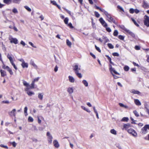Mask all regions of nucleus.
I'll use <instances>...</instances> for the list:
<instances>
[{
  "mask_svg": "<svg viewBox=\"0 0 149 149\" xmlns=\"http://www.w3.org/2000/svg\"><path fill=\"white\" fill-rule=\"evenodd\" d=\"M144 24L147 26H149V17L147 15H145L144 17Z\"/></svg>",
  "mask_w": 149,
  "mask_h": 149,
  "instance_id": "1",
  "label": "nucleus"
},
{
  "mask_svg": "<svg viewBox=\"0 0 149 149\" xmlns=\"http://www.w3.org/2000/svg\"><path fill=\"white\" fill-rule=\"evenodd\" d=\"M47 141L49 143L51 144L52 142L53 137L49 132L47 133Z\"/></svg>",
  "mask_w": 149,
  "mask_h": 149,
  "instance_id": "2",
  "label": "nucleus"
},
{
  "mask_svg": "<svg viewBox=\"0 0 149 149\" xmlns=\"http://www.w3.org/2000/svg\"><path fill=\"white\" fill-rule=\"evenodd\" d=\"M128 132L130 134L132 135L133 136H136L137 134L136 132L133 129L130 128L127 130Z\"/></svg>",
  "mask_w": 149,
  "mask_h": 149,
  "instance_id": "3",
  "label": "nucleus"
},
{
  "mask_svg": "<svg viewBox=\"0 0 149 149\" xmlns=\"http://www.w3.org/2000/svg\"><path fill=\"white\" fill-rule=\"evenodd\" d=\"M99 20L102 25L104 27H106L107 26V24L105 22L104 20L102 17L100 18Z\"/></svg>",
  "mask_w": 149,
  "mask_h": 149,
  "instance_id": "4",
  "label": "nucleus"
},
{
  "mask_svg": "<svg viewBox=\"0 0 149 149\" xmlns=\"http://www.w3.org/2000/svg\"><path fill=\"white\" fill-rule=\"evenodd\" d=\"M3 68L8 71L10 74H13V72L11 69L8 66H5V65H3Z\"/></svg>",
  "mask_w": 149,
  "mask_h": 149,
  "instance_id": "5",
  "label": "nucleus"
},
{
  "mask_svg": "<svg viewBox=\"0 0 149 149\" xmlns=\"http://www.w3.org/2000/svg\"><path fill=\"white\" fill-rule=\"evenodd\" d=\"M147 128L146 125L144 127L141 129V133L143 134H145L147 133Z\"/></svg>",
  "mask_w": 149,
  "mask_h": 149,
  "instance_id": "6",
  "label": "nucleus"
},
{
  "mask_svg": "<svg viewBox=\"0 0 149 149\" xmlns=\"http://www.w3.org/2000/svg\"><path fill=\"white\" fill-rule=\"evenodd\" d=\"M110 70L111 73L112 74H113V72L116 74H118L117 72L113 68H112L111 65H110ZM118 74H119L118 73Z\"/></svg>",
  "mask_w": 149,
  "mask_h": 149,
  "instance_id": "7",
  "label": "nucleus"
},
{
  "mask_svg": "<svg viewBox=\"0 0 149 149\" xmlns=\"http://www.w3.org/2000/svg\"><path fill=\"white\" fill-rule=\"evenodd\" d=\"M10 42L11 43H13L15 44H16L18 43V40L16 38H12L10 39Z\"/></svg>",
  "mask_w": 149,
  "mask_h": 149,
  "instance_id": "8",
  "label": "nucleus"
},
{
  "mask_svg": "<svg viewBox=\"0 0 149 149\" xmlns=\"http://www.w3.org/2000/svg\"><path fill=\"white\" fill-rule=\"evenodd\" d=\"M53 144L54 146L56 148H58L59 146V144L58 141L56 140H54L53 141Z\"/></svg>",
  "mask_w": 149,
  "mask_h": 149,
  "instance_id": "9",
  "label": "nucleus"
},
{
  "mask_svg": "<svg viewBox=\"0 0 149 149\" xmlns=\"http://www.w3.org/2000/svg\"><path fill=\"white\" fill-rule=\"evenodd\" d=\"M128 34L130 35L133 37H134L135 36V34L130 30L127 29L125 31Z\"/></svg>",
  "mask_w": 149,
  "mask_h": 149,
  "instance_id": "10",
  "label": "nucleus"
},
{
  "mask_svg": "<svg viewBox=\"0 0 149 149\" xmlns=\"http://www.w3.org/2000/svg\"><path fill=\"white\" fill-rule=\"evenodd\" d=\"M95 8L97 9H99V10L101 12H102L104 13L105 15L106 13H107V12L104 9H102L101 8L95 5Z\"/></svg>",
  "mask_w": 149,
  "mask_h": 149,
  "instance_id": "11",
  "label": "nucleus"
},
{
  "mask_svg": "<svg viewBox=\"0 0 149 149\" xmlns=\"http://www.w3.org/2000/svg\"><path fill=\"white\" fill-rule=\"evenodd\" d=\"M78 69V66L77 65H76L74 66L73 69L75 71L76 74H81V73L77 72V70Z\"/></svg>",
  "mask_w": 149,
  "mask_h": 149,
  "instance_id": "12",
  "label": "nucleus"
},
{
  "mask_svg": "<svg viewBox=\"0 0 149 149\" xmlns=\"http://www.w3.org/2000/svg\"><path fill=\"white\" fill-rule=\"evenodd\" d=\"M15 111L16 109H13L11 111L9 112V114L11 116H15Z\"/></svg>",
  "mask_w": 149,
  "mask_h": 149,
  "instance_id": "13",
  "label": "nucleus"
},
{
  "mask_svg": "<svg viewBox=\"0 0 149 149\" xmlns=\"http://www.w3.org/2000/svg\"><path fill=\"white\" fill-rule=\"evenodd\" d=\"M134 102L136 105L137 106H140L141 105V103L140 102L138 99H134Z\"/></svg>",
  "mask_w": 149,
  "mask_h": 149,
  "instance_id": "14",
  "label": "nucleus"
},
{
  "mask_svg": "<svg viewBox=\"0 0 149 149\" xmlns=\"http://www.w3.org/2000/svg\"><path fill=\"white\" fill-rule=\"evenodd\" d=\"M21 65L23 68H27L28 66V64L25 62L23 63H22Z\"/></svg>",
  "mask_w": 149,
  "mask_h": 149,
  "instance_id": "15",
  "label": "nucleus"
},
{
  "mask_svg": "<svg viewBox=\"0 0 149 149\" xmlns=\"http://www.w3.org/2000/svg\"><path fill=\"white\" fill-rule=\"evenodd\" d=\"M43 93H38V97L40 100H42L43 99Z\"/></svg>",
  "mask_w": 149,
  "mask_h": 149,
  "instance_id": "16",
  "label": "nucleus"
},
{
  "mask_svg": "<svg viewBox=\"0 0 149 149\" xmlns=\"http://www.w3.org/2000/svg\"><path fill=\"white\" fill-rule=\"evenodd\" d=\"M132 93L134 94H137L138 95H139L140 94V92L137 90H136L134 89H132V92H131Z\"/></svg>",
  "mask_w": 149,
  "mask_h": 149,
  "instance_id": "17",
  "label": "nucleus"
},
{
  "mask_svg": "<svg viewBox=\"0 0 149 149\" xmlns=\"http://www.w3.org/2000/svg\"><path fill=\"white\" fill-rule=\"evenodd\" d=\"M67 91L69 94H72L73 92V89L72 87H69L67 89Z\"/></svg>",
  "mask_w": 149,
  "mask_h": 149,
  "instance_id": "18",
  "label": "nucleus"
},
{
  "mask_svg": "<svg viewBox=\"0 0 149 149\" xmlns=\"http://www.w3.org/2000/svg\"><path fill=\"white\" fill-rule=\"evenodd\" d=\"M143 7L145 8H148L149 7V5L148 3L146 2L143 1Z\"/></svg>",
  "mask_w": 149,
  "mask_h": 149,
  "instance_id": "19",
  "label": "nucleus"
},
{
  "mask_svg": "<svg viewBox=\"0 0 149 149\" xmlns=\"http://www.w3.org/2000/svg\"><path fill=\"white\" fill-rule=\"evenodd\" d=\"M130 127V125L129 123L124 124L123 125V127L126 130H128V129Z\"/></svg>",
  "mask_w": 149,
  "mask_h": 149,
  "instance_id": "20",
  "label": "nucleus"
},
{
  "mask_svg": "<svg viewBox=\"0 0 149 149\" xmlns=\"http://www.w3.org/2000/svg\"><path fill=\"white\" fill-rule=\"evenodd\" d=\"M70 81L72 83H74V78L72 76H69L68 77Z\"/></svg>",
  "mask_w": 149,
  "mask_h": 149,
  "instance_id": "21",
  "label": "nucleus"
},
{
  "mask_svg": "<svg viewBox=\"0 0 149 149\" xmlns=\"http://www.w3.org/2000/svg\"><path fill=\"white\" fill-rule=\"evenodd\" d=\"M12 2V0H3L4 3L7 4H11Z\"/></svg>",
  "mask_w": 149,
  "mask_h": 149,
  "instance_id": "22",
  "label": "nucleus"
},
{
  "mask_svg": "<svg viewBox=\"0 0 149 149\" xmlns=\"http://www.w3.org/2000/svg\"><path fill=\"white\" fill-rule=\"evenodd\" d=\"M35 82L34 81H32L31 85H29V87L31 89L34 88H36V87H35Z\"/></svg>",
  "mask_w": 149,
  "mask_h": 149,
  "instance_id": "23",
  "label": "nucleus"
},
{
  "mask_svg": "<svg viewBox=\"0 0 149 149\" xmlns=\"http://www.w3.org/2000/svg\"><path fill=\"white\" fill-rule=\"evenodd\" d=\"M131 19L134 23V24L137 26L139 27V26L136 22V21L133 18H131Z\"/></svg>",
  "mask_w": 149,
  "mask_h": 149,
  "instance_id": "24",
  "label": "nucleus"
},
{
  "mask_svg": "<svg viewBox=\"0 0 149 149\" xmlns=\"http://www.w3.org/2000/svg\"><path fill=\"white\" fill-rule=\"evenodd\" d=\"M30 64L31 65H32L35 68H37V66L34 63L33 61H30Z\"/></svg>",
  "mask_w": 149,
  "mask_h": 149,
  "instance_id": "25",
  "label": "nucleus"
},
{
  "mask_svg": "<svg viewBox=\"0 0 149 149\" xmlns=\"http://www.w3.org/2000/svg\"><path fill=\"white\" fill-rule=\"evenodd\" d=\"M119 26L120 28L122 29H123V30H124L125 31H126V30L127 29L123 25H119Z\"/></svg>",
  "mask_w": 149,
  "mask_h": 149,
  "instance_id": "26",
  "label": "nucleus"
},
{
  "mask_svg": "<svg viewBox=\"0 0 149 149\" xmlns=\"http://www.w3.org/2000/svg\"><path fill=\"white\" fill-rule=\"evenodd\" d=\"M82 109L86 111L88 113H90L91 111L88 109L86 108V107H85L84 106H81V107Z\"/></svg>",
  "mask_w": 149,
  "mask_h": 149,
  "instance_id": "27",
  "label": "nucleus"
},
{
  "mask_svg": "<svg viewBox=\"0 0 149 149\" xmlns=\"http://www.w3.org/2000/svg\"><path fill=\"white\" fill-rule=\"evenodd\" d=\"M66 43L67 45L69 47H70L71 46L72 43L70 41H69V40L67 39L66 40Z\"/></svg>",
  "mask_w": 149,
  "mask_h": 149,
  "instance_id": "28",
  "label": "nucleus"
},
{
  "mask_svg": "<svg viewBox=\"0 0 149 149\" xmlns=\"http://www.w3.org/2000/svg\"><path fill=\"white\" fill-rule=\"evenodd\" d=\"M82 83L84 84V85L86 87L88 86V83L87 82L86 80H83L82 81Z\"/></svg>",
  "mask_w": 149,
  "mask_h": 149,
  "instance_id": "29",
  "label": "nucleus"
},
{
  "mask_svg": "<svg viewBox=\"0 0 149 149\" xmlns=\"http://www.w3.org/2000/svg\"><path fill=\"white\" fill-rule=\"evenodd\" d=\"M110 132L111 133L114 135H116L117 134L116 131L114 129L111 130H110Z\"/></svg>",
  "mask_w": 149,
  "mask_h": 149,
  "instance_id": "30",
  "label": "nucleus"
},
{
  "mask_svg": "<svg viewBox=\"0 0 149 149\" xmlns=\"http://www.w3.org/2000/svg\"><path fill=\"white\" fill-rule=\"evenodd\" d=\"M129 69V67L127 65H125L124 67V69L125 71H128Z\"/></svg>",
  "mask_w": 149,
  "mask_h": 149,
  "instance_id": "31",
  "label": "nucleus"
},
{
  "mask_svg": "<svg viewBox=\"0 0 149 149\" xmlns=\"http://www.w3.org/2000/svg\"><path fill=\"white\" fill-rule=\"evenodd\" d=\"M128 120H129V118H128L124 117L122 119L121 121H122L127 122Z\"/></svg>",
  "mask_w": 149,
  "mask_h": 149,
  "instance_id": "32",
  "label": "nucleus"
},
{
  "mask_svg": "<svg viewBox=\"0 0 149 149\" xmlns=\"http://www.w3.org/2000/svg\"><path fill=\"white\" fill-rule=\"evenodd\" d=\"M65 10L70 16H72L73 15V13H71L70 11L65 8Z\"/></svg>",
  "mask_w": 149,
  "mask_h": 149,
  "instance_id": "33",
  "label": "nucleus"
},
{
  "mask_svg": "<svg viewBox=\"0 0 149 149\" xmlns=\"http://www.w3.org/2000/svg\"><path fill=\"white\" fill-rule=\"evenodd\" d=\"M107 45L110 49H112L114 48L113 46L111 43H108Z\"/></svg>",
  "mask_w": 149,
  "mask_h": 149,
  "instance_id": "34",
  "label": "nucleus"
},
{
  "mask_svg": "<svg viewBox=\"0 0 149 149\" xmlns=\"http://www.w3.org/2000/svg\"><path fill=\"white\" fill-rule=\"evenodd\" d=\"M22 0H13V3L19 4Z\"/></svg>",
  "mask_w": 149,
  "mask_h": 149,
  "instance_id": "35",
  "label": "nucleus"
},
{
  "mask_svg": "<svg viewBox=\"0 0 149 149\" xmlns=\"http://www.w3.org/2000/svg\"><path fill=\"white\" fill-rule=\"evenodd\" d=\"M117 7L118 9L120 10V11H121L123 12H124V10L120 6L118 5L117 6Z\"/></svg>",
  "mask_w": 149,
  "mask_h": 149,
  "instance_id": "36",
  "label": "nucleus"
},
{
  "mask_svg": "<svg viewBox=\"0 0 149 149\" xmlns=\"http://www.w3.org/2000/svg\"><path fill=\"white\" fill-rule=\"evenodd\" d=\"M118 33L117 30H115L113 33V35L114 36H118Z\"/></svg>",
  "mask_w": 149,
  "mask_h": 149,
  "instance_id": "37",
  "label": "nucleus"
},
{
  "mask_svg": "<svg viewBox=\"0 0 149 149\" xmlns=\"http://www.w3.org/2000/svg\"><path fill=\"white\" fill-rule=\"evenodd\" d=\"M23 84L26 87H29V85L26 81H23Z\"/></svg>",
  "mask_w": 149,
  "mask_h": 149,
  "instance_id": "38",
  "label": "nucleus"
},
{
  "mask_svg": "<svg viewBox=\"0 0 149 149\" xmlns=\"http://www.w3.org/2000/svg\"><path fill=\"white\" fill-rule=\"evenodd\" d=\"M27 93L29 96H31L32 95H34V93L33 92L31 91L27 92Z\"/></svg>",
  "mask_w": 149,
  "mask_h": 149,
  "instance_id": "39",
  "label": "nucleus"
},
{
  "mask_svg": "<svg viewBox=\"0 0 149 149\" xmlns=\"http://www.w3.org/2000/svg\"><path fill=\"white\" fill-rule=\"evenodd\" d=\"M68 17H66L65 18V19H64V22L65 24H68Z\"/></svg>",
  "mask_w": 149,
  "mask_h": 149,
  "instance_id": "40",
  "label": "nucleus"
},
{
  "mask_svg": "<svg viewBox=\"0 0 149 149\" xmlns=\"http://www.w3.org/2000/svg\"><path fill=\"white\" fill-rule=\"evenodd\" d=\"M24 8L29 12H31V9L28 6H25Z\"/></svg>",
  "mask_w": 149,
  "mask_h": 149,
  "instance_id": "41",
  "label": "nucleus"
},
{
  "mask_svg": "<svg viewBox=\"0 0 149 149\" xmlns=\"http://www.w3.org/2000/svg\"><path fill=\"white\" fill-rule=\"evenodd\" d=\"M13 29L15 31H17L18 30L17 29V28L15 26V24L13 22Z\"/></svg>",
  "mask_w": 149,
  "mask_h": 149,
  "instance_id": "42",
  "label": "nucleus"
},
{
  "mask_svg": "<svg viewBox=\"0 0 149 149\" xmlns=\"http://www.w3.org/2000/svg\"><path fill=\"white\" fill-rule=\"evenodd\" d=\"M106 13L105 14V15L107 17V19H109L111 17V15L108 13L107 12V13Z\"/></svg>",
  "mask_w": 149,
  "mask_h": 149,
  "instance_id": "43",
  "label": "nucleus"
},
{
  "mask_svg": "<svg viewBox=\"0 0 149 149\" xmlns=\"http://www.w3.org/2000/svg\"><path fill=\"white\" fill-rule=\"evenodd\" d=\"M11 54H8L7 55V58L9 60H11L13 58L11 56Z\"/></svg>",
  "mask_w": 149,
  "mask_h": 149,
  "instance_id": "44",
  "label": "nucleus"
},
{
  "mask_svg": "<svg viewBox=\"0 0 149 149\" xmlns=\"http://www.w3.org/2000/svg\"><path fill=\"white\" fill-rule=\"evenodd\" d=\"M129 12L130 13L133 14L134 12V9L133 8H131L129 10Z\"/></svg>",
  "mask_w": 149,
  "mask_h": 149,
  "instance_id": "45",
  "label": "nucleus"
},
{
  "mask_svg": "<svg viewBox=\"0 0 149 149\" xmlns=\"http://www.w3.org/2000/svg\"><path fill=\"white\" fill-rule=\"evenodd\" d=\"M94 13L95 15L98 18L99 17L100 15L97 12L95 11Z\"/></svg>",
  "mask_w": 149,
  "mask_h": 149,
  "instance_id": "46",
  "label": "nucleus"
},
{
  "mask_svg": "<svg viewBox=\"0 0 149 149\" xmlns=\"http://www.w3.org/2000/svg\"><path fill=\"white\" fill-rule=\"evenodd\" d=\"M12 11L14 13H17L18 12L17 9L15 8L13 9Z\"/></svg>",
  "mask_w": 149,
  "mask_h": 149,
  "instance_id": "47",
  "label": "nucleus"
},
{
  "mask_svg": "<svg viewBox=\"0 0 149 149\" xmlns=\"http://www.w3.org/2000/svg\"><path fill=\"white\" fill-rule=\"evenodd\" d=\"M118 38L119 39H120L122 40H123L124 38V37L123 36L121 35H119L118 36Z\"/></svg>",
  "mask_w": 149,
  "mask_h": 149,
  "instance_id": "48",
  "label": "nucleus"
},
{
  "mask_svg": "<svg viewBox=\"0 0 149 149\" xmlns=\"http://www.w3.org/2000/svg\"><path fill=\"white\" fill-rule=\"evenodd\" d=\"M133 113L136 117H139V114L136 110L134 111H133Z\"/></svg>",
  "mask_w": 149,
  "mask_h": 149,
  "instance_id": "49",
  "label": "nucleus"
},
{
  "mask_svg": "<svg viewBox=\"0 0 149 149\" xmlns=\"http://www.w3.org/2000/svg\"><path fill=\"white\" fill-rule=\"evenodd\" d=\"M112 55L114 56H119V54L117 52H114L112 53Z\"/></svg>",
  "mask_w": 149,
  "mask_h": 149,
  "instance_id": "50",
  "label": "nucleus"
},
{
  "mask_svg": "<svg viewBox=\"0 0 149 149\" xmlns=\"http://www.w3.org/2000/svg\"><path fill=\"white\" fill-rule=\"evenodd\" d=\"M28 120L29 122H32L33 120V119L32 117L29 116L28 118Z\"/></svg>",
  "mask_w": 149,
  "mask_h": 149,
  "instance_id": "51",
  "label": "nucleus"
},
{
  "mask_svg": "<svg viewBox=\"0 0 149 149\" xmlns=\"http://www.w3.org/2000/svg\"><path fill=\"white\" fill-rule=\"evenodd\" d=\"M29 43L31 45V46L33 47L34 48H36L37 47L36 46H35L31 42H29Z\"/></svg>",
  "mask_w": 149,
  "mask_h": 149,
  "instance_id": "52",
  "label": "nucleus"
},
{
  "mask_svg": "<svg viewBox=\"0 0 149 149\" xmlns=\"http://www.w3.org/2000/svg\"><path fill=\"white\" fill-rule=\"evenodd\" d=\"M51 3L54 6H56V5H57V4L56 3V2L55 1H51Z\"/></svg>",
  "mask_w": 149,
  "mask_h": 149,
  "instance_id": "53",
  "label": "nucleus"
},
{
  "mask_svg": "<svg viewBox=\"0 0 149 149\" xmlns=\"http://www.w3.org/2000/svg\"><path fill=\"white\" fill-rule=\"evenodd\" d=\"M106 29V31L109 32H111V29L109 27H105Z\"/></svg>",
  "mask_w": 149,
  "mask_h": 149,
  "instance_id": "54",
  "label": "nucleus"
},
{
  "mask_svg": "<svg viewBox=\"0 0 149 149\" xmlns=\"http://www.w3.org/2000/svg\"><path fill=\"white\" fill-rule=\"evenodd\" d=\"M95 47L96 49L99 52H101V51L100 49V48L97 47L96 45H95Z\"/></svg>",
  "mask_w": 149,
  "mask_h": 149,
  "instance_id": "55",
  "label": "nucleus"
},
{
  "mask_svg": "<svg viewBox=\"0 0 149 149\" xmlns=\"http://www.w3.org/2000/svg\"><path fill=\"white\" fill-rule=\"evenodd\" d=\"M0 146H1V147H3V148H6V149H8V147L7 146H4V145L3 144L0 145Z\"/></svg>",
  "mask_w": 149,
  "mask_h": 149,
  "instance_id": "56",
  "label": "nucleus"
},
{
  "mask_svg": "<svg viewBox=\"0 0 149 149\" xmlns=\"http://www.w3.org/2000/svg\"><path fill=\"white\" fill-rule=\"evenodd\" d=\"M68 26L71 29H72L74 28L73 26H72V23H70L69 24H68Z\"/></svg>",
  "mask_w": 149,
  "mask_h": 149,
  "instance_id": "57",
  "label": "nucleus"
},
{
  "mask_svg": "<svg viewBox=\"0 0 149 149\" xmlns=\"http://www.w3.org/2000/svg\"><path fill=\"white\" fill-rule=\"evenodd\" d=\"M1 103H5V104H9V102L8 100L6 101H2Z\"/></svg>",
  "mask_w": 149,
  "mask_h": 149,
  "instance_id": "58",
  "label": "nucleus"
},
{
  "mask_svg": "<svg viewBox=\"0 0 149 149\" xmlns=\"http://www.w3.org/2000/svg\"><path fill=\"white\" fill-rule=\"evenodd\" d=\"M144 106L145 109H148V104H147V102H145L144 104Z\"/></svg>",
  "mask_w": 149,
  "mask_h": 149,
  "instance_id": "59",
  "label": "nucleus"
},
{
  "mask_svg": "<svg viewBox=\"0 0 149 149\" xmlns=\"http://www.w3.org/2000/svg\"><path fill=\"white\" fill-rule=\"evenodd\" d=\"M28 108L27 107H25L24 108V113L25 114H27V111Z\"/></svg>",
  "mask_w": 149,
  "mask_h": 149,
  "instance_id": "60",
  "label": "nucleus"
},
{
  "mask_svg": "<svg viewBox=\"0 0 149 149\" xmlns=\"http://www.w3.org/2000/svg\"><path fill=\"white\" fill-rule=\"evenodd\" d=\"M113 18L112 17H111L109 19H107V20L109 22L111 23L112 22V20H113Z\"/></svg>",
  "mask_w": 149,
  "mask_h": 149,
  "instance_id": "61",
  "label": "nucleus"
},
{
  "mask_svg": "<svg viewBox=\"0 0 149 149\" xmlns=\"http://www.w3.org/2000/svg\"><path fill=\"white\" fill-rule=\"evenodd\" d=\"M90 55L92 56V57L94 59L96 58V56L95 55L93 54L92 52H90Z\"/></svg>",
  "mask_w": 149,
  "mask_h": 149,
  "instance_id": "62",
  "label": "nucleus"
},
{
  "mask_svg": "<svg viewBox=\"0 0 149 149\" xmlns=\"http://www.w3.org/2000/svg\"><path fill=\"white\" fill-rule=\"evenodd\" d=\"M130 70L132 72H135L136 71V68H132Z\"/></svg>",
  "mask_w": 149,
  "mask_h": 149,
  "instance_id": "63",
  "label": "nucleus"
},
{
  "mask_svg": "<svg viewBox=\"0 0 149 149\" xmlns=\"http://www.w3.org/2000/svg\"><path fill=\"white\" fill-rule=\"evenodd\" d=\"M135 48L136 50H139L140 49V47L136 45L135 46Z\"/></svg>",
  "mask_w": 149,
  "mask_h": 149,
  "instance_id": "64",
  "label": "nucleus"
}]
</instances>
